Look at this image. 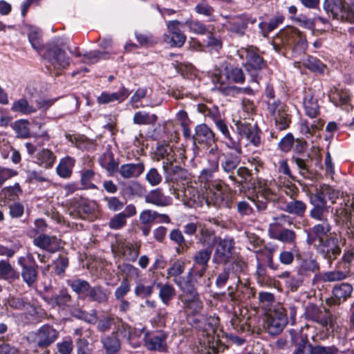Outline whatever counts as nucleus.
Instances as JSON below:
<instances>
[{
  "instance_id": "nucleus-1",
  "label": "nucleus",
  "mask_w": 354,
  "mask_h": 354,
  "mask_svg": "<svg viewBox=\"0 0 354 354\" xmlns=\"http://www.w3.org/2000/svg\"><path fill=\"white\" fill-rule=\"evenodd\" d=\"M216 129L221 133L224 138L225 147L234 151L238 155L243 153L241 140L245 138L249 144L255 147H259L261 145V131L257 125H252L245 120H234L237 133V139H234L228 129V126L225 120L221 118L214 123Z\"/></svg>"
},
{
  "instance_id": "nucleus-2",
  "label": "nucleus",
  "mask_w": 354,
  "mask_h": 354,
  "mask_svg": "<svg viewBox=\"0 0 354 354\" xmlns=\"http://www.w3.org/2000/svg\"><path fill=\"white\" fill-rule=\"evenodd\" d=\"M216 171L205 168L198 176L199 181L204 184L205 199L208 206L216 208L232 209L234 207L232 196L221 180L214 179Z\"/></svg>"
},
{
  "instance_id": "nucleus-3",
  "label": "nucleus",
  "mask_w": 354,
  "mask_h": 354,
  "mask_svg": "<svg viewBox=\"0 0 354 354\" xmlns=\"http://www.w3.org/2000/svg\"><path fill=\"white\" fill-rule=\"evenodd\" d=\"M274 49L284 56L297 57L308 48L306 35L298 28L287 27L281 30L273 41Z\"/></svg>"
},
{
  "instance_id": "nucleus-4",
  "label": "nucleus",
  "mask_w": 354,
  "mask_h": 354,
  "mask_svg": "<svg viewBox=\"0 0 354 354\" xmlns=\"http://www.w3.org/2000/svg\"><path fill=\"white\" fill-rule=\"evenodd\" d=\"M44 57L57 73H61L66 69L71 62V57L65 51L63 43L55 40L46 46Z\"/></svg>"
},
{
  "instance_id": "nucleus-5",
  "label": "nucleus",
  "mask_w": 354,
  "mask_h": 354,
  "mask_svg": "<svg viewBox=\"0 0 354 354\" xmlns=\"http://www.w3.org/2000/svg\"><path fill=\"white\" fill-rule=\"evenodd\" d=\"M239 57L245 60L244 66L250 75L251 82L258 83L260 79L259 73L266 66V62L259 55V50L253 46L241 48L237 51Z\"/></svg>"
},
{
  "instance_id": "nucleus-6",
  "label": "nucleus",
  "mask_w": 354,
  "mask_h": 354,
  "mask_svg": "<svg viewBox=\"0 0 354 354\" xmlns=\"http://www.w3.org/2000/svg\"><path fill=\"white\" fill-rule=\"evenodd\" d=\"M247 264L241 259H236L232 263L224 264L223 270L217 275L216 286L219 288H223L230 279L239 283V274L245 272Z\"/></svg>"
},
{
  "instance_id": "nucleus-7",
  "label": "nucleus",
  "mask_w": 354,
  "mask_h": 354,
  "mask_svg": "<svg viewBox=\"0 0 354 354\" xmlns=\"http://www.w3.org/2000/svg\"><path fill=\"white\" fill-rule=\"evenodd\" d=\"M304 315L306 319L322 326L328 333L334 330L335 317L330 312L322 310L313 304H308L305 308Z\"/></svg>"
},
{
  "instance_id": "nucleus-8",
  "label": "nucleus",
  "mask_w": 354,
  "mask_h": 354,
  "mask_svg": "<svg viewBox=\"0 0 354 354\" xmlns=\"http://www.w3.org/2000/svg\"><path fill=\"white\" fill-rule=\"evenodd\" d=\"M288 324V317L282 307L275 308L266 315L263 327L272 336L280 334Z\"/></svg>"
},
{
  "instance_id": "nucleus-9",
  "label": "nucleus",
  "mask_w": 354,
  "mask_h": 354,
  "mask_svg": "<svg viewBox=\"0 0 354 354\" xmlns=\"http://www.w3.org/2000/svg\"><path fill=\"white\" fill-rule=\"evenodd\" d=\"M315 250L324 259L327 261L330 266L342 252L339 240L335 235L319 240L317 245H315Z\"/></svg>"
},
{
  "instance_id": "nucleus-10",
  "label": "nucleus",
  "mask_w": 354,
  "mask_h": 354,
  "mask_svg": "<svg viewBox=\"0 0 354 354\" xmlns=\"http://www.w3.org/2000/svg\"><path fill=\"white\" fill-rule=\"evenodd\" d=\"M245 80L244 73L241 68L226 66L223 70L215 74L212 79L215 87L220 91L222 86H231L232 83L241 84Z\"/></svg>"
},
{
  "instance_id": "nucleus-11",
  "label": "nucleus",
  "mask_w": 354,
  "mask_h": 354,
  "mask_svg": "<svg viewBox=\"0 0 354 354\" xmlns=\"http://www.w3.org/2000/svg\"><path fill=\"white\" fill-rule=\"evenodd\" d=\"M17 263L21 267V276L23 281L28 288L35 286L37 277V265L32 254L28 253L26 256L19 257Z\"/></svg>"
},
{
  "instance_id": "nucleus-12",
  "label": "nucleus",
  "mask_w": 354,
  "mask_h": 354,
  "mask_svg": "<svg viewBox=\"0 0 354 354\" xmlns=\"http://www.w3.org/2000/svg\"><path fill=\"white\" fill-rule=\"evenodd\" d=\"M268 111L274 121V127L277 130L283 131L290 127L292 115L284 103L268 102Z\"/></svg>"
},
{
  "instance_id": "nucleus-13",
  "label": "nucleus",
  "mask_w": 354,
  "mask_h": 354,
  "mask_svg": "<svg viewBox=\"0 0 354 354\" xmlns=\"http://www.w3.org/2000/svg\"><path fill=\"white\" fill-rule=\"evenodd\" d=\"M168 333L164 330L147 331L144 335V346L150 351L165 353L168 350Z\"/></svg>"
},
{
  "instance_id": "nucleus-14",
  "label": "nucleus",
  "mask_w": 354,
  "mask_h": 354,
  "mask_svg": "<svg viewBox=\"0 0 354 354\" xmlns=\"http://www.w3.org/2000/svg\"><path fill=\"white\" fill-rule=\"evenodd\" d=\"M32 342L40 348H46L59 337V333L53 326L44 324L32 335Z\"/></svg>"
},
{
  "instance_id": "nucleus-15",
  "label": "nucleus",
  "mask_w": 354,
  "mask_h": 354,
  "mask_svg": "<svg viewBox=\"0 0 354 354\" xmlns=\"http://www.w3.org/2000/svg\"><path fill=\"white\" fill-rule=\"evenodd\" d=\"M182 26H184L183 23L178 20L167 24L168 33L165 35V41L172 47H181L186 41V36L180 30Z\"/></svg>"
},
{
  "instance_id": "nucleus-16",
  "label": "nucleus",
  "mask_w": 354,
  "mask_h": 354,
  "mask_svg": "<svg viewBox=\"0 0 354 354\" xmlns=\"http://www.w3.org/2000/svg\"><path fill=\"white\" fill-rule=\"evenodd\" d=\"M350 268L343 266V270H335L333 271L320 272L314 274L312 283L314 286H319L320 284L329 282L342 281L348 277Z\"/></svg>"
},
{
  "instance_id": "nucleus-17",
  "label": "nucleus",
  "mask_w": 354,
  "mask_h": 354,
  "mask_svg": "<svg viewBox=\"0 0 354 354\" xmlns=\"http://www.w3.org/2000/svg\"><path fill=\"white\" fill-rule=\"evenodd\" d=\"M298 274L303 277H310L312 274L318 273L320 265L315 257L311 254H303L297 257Z\"/></svg>"
},
{
  "instance_id": "nucleus-18",
  "label": "nucleus",
  "mask_w": 354,
  "mask_h": 354,
  "mask_svg": "<svg viewBox=\"0 0 354 354\" xmlns=\"http://www.w3.org/2000/svg\"><path fill=\"white\" fill-rule=\"evenodd\" d=\"M234 242L231 238L220 239L214 254V261L216 263H230L232 256Z\"/></svg>"
},
{
  "instance_id": "nucleus-19",
  "label": "nucleus",
  "mask_w": 354,
  "mask_h": 354,
  "mask_svg": "<svg viewBox=\"0 0 354 354\" xmlns=\"http://www.w3.org/2000/svg\"><path fill=\"white\" fill-rule=\"evenodd\" d=\"M240 157L232 153H225L221 157L220 165L223 171L228 175V179L235 184L237 182V178L235 171L240 163Z\"/></svg>"
},
{
  "instance_id": "nucleus-20",
  "label": "nucleus",
  "mask_w": 354,
  "mask_h": 354,
  "mask_svg": "<svg viewBox=\"0 0 354 354\" xmlns=\"http://www.w3.org/2000/svg\"><path fill=\"white\" fill-rule=\"evenodd\" d=\"M195 133L193 135L194 143L203 144L205 146H212L216 142L214 132L205 123L195 127Z\"/></svg>"
},
{
  "instance_id": "nucleus-21",
  "label": "nucleus",
  "mask_w": 354,
  "mask_h": 354,
  "mask_svg": "<svg viewBox=\"0 0 354 354\" xmlns=\"http://www.w3.org/2000/svg\"><path fill=\"white\" fill-rule=\"evenodd\" d=\"M35 245L50 253H55L60 248L59 239L55 236L41 234L33 240Z\"/></svg>"
},
{
  "instance_id": "nucleus-22",
  "label": "nucleus",
  "mask_w": 354,
  "mask_h": 354,
  "mask_svg": "<svg viewBox=\"0 0 354 354\" xmlns=\"http://www.w3.org/2000/svg\"><path fill=\"white\" fill-rule=\"evenodd\" d=\"M145 166L142 161L135 163H126L120 166L118 173L124 179L137 178L145 171Z\"/></svg>"
},
{
  "instance_id": "nucleus-23",
  "label": "nucleus",
  "mask_w": 354,
  "mask_h": 354,
  "mask_svg": "<svg viewBox=\"0 0 354 354\" xmlns=\"http://www.w3.org/2000/svg\"><path fill=\"white\" fill-rule=\"evenodd\" d=\"M95 208L96 204L94 201L84 198H80L73 203V213L81 218H85L92 214Z\"/></svg>"
},
{
  "instance_id": "nucleus-24",
  "label": "nucleus",
  "mask_w": 354,
  "mask_h": 354,
  "mask_svg": "<svg viewBox=\"0 0 354 354\" xmlns=\"http://www.w3.org/2000/svg\"><path fill=\"white\" fill-rule=\"evenodd\" d=\"M310 195L326 204L328 201L334 204L339 198V192L328 185L323 184L316 187L315 193Z\"/></svg>"
},
{
  "instance_id": "nucleus-25",
  "label": "nucleus",
  "mask_w": 354,
  "mask_h": 354,
  "mask_svg": "<svg viewBox=\"0 0 354 354\" xmlns=\"http://www.w3.org/2000/svg\"><path fill=\"white\" fill-rule=\"evenodd\" d=\"M177 198L181 199L184 205L188 207H196L200 204V195L198 190L187 186L180 193L177 194Z\"/></svg>"
},
{
  "instance_id": "nucleus-26",
  "label": "nucleus",
  "mask_w": 354,
  "mask_h": 354,
  "mask_svg": "<svg viewBox=\"0 0 354 354\" xmlns=\"http://www.w3.org/2000/svg\"><path fill=\"white\" fill-rule=\"evenodd\" d=\"M129 95L130 92L129 90L124 86H122L117 92H102L97 97V102L99 104H108L113 102L121 103L124 102Z\"/></svg>"
},
{
  "instance_id": "nucleus-27",
  "label": "nucleus",
  "mask_w": 354,
  "mask_h": 354,
  "mask_svg": "<svg viewBox=\"0 0 354 354\" xmlns=\"http://www.w3.org/2000/svg\"><path fill=\"white\" fill-rule=\"evenodd\" d=\"M34 162L46 169H51L56 161V156L48 149L38 151L34 156Z\"/></svg>"
},
{
  "instance_id": "nucleus-28",
  "label": "nucleus",
  "mask_w": 354,
  "mask_h": 354,
  "mask_svg": "<svg viewBox=\"0 0 354 354\" xmlns=\"http://www.w3.org/2000/svg\"><path fill=\"white\" fill-rule=\"evenodd\" d=\"M282 209L290 214L302 218L306 212L307 205L304 201L295 198L285 202Z\"/></svg>"
},
{
  "instance_id": "nucleus-29",
  "label": "nucleus",
  "mask_w": 354,
  "mask_h": 354,
  "mask_svg": "<svg viewBox=\"0 0 354 354\" xmlns=\"http://www.w3.org/2000/svg\"><path fill=\"white\" fill-rule=\"evenodd\" d=\"M309 201L312 205L309 212L310 217L317 221H323L324 215L328 212L330 206L310 195L309 196Z\"/></svg>"
},
{
  "instance_id": "nucleus-30",
  "label": "nucleus",
  "mask_w": 354,
  "mask_h": 354,
  "mask_svg": "<svg viewBox=\"0 0 354 354\" xmlns=\"http://www.w3.org/2000/svg\"><path fill=\"white\" fill-rule=\"evenodd\" d=\"M314 119L312 123L308 122L306 120H301L300 122L299 131L307 138L313 136L317 131L322 129L324 125V120L317 118Z\"/></svg>"
},
{
  "instance_id": "nucleus-31",
  "label": "nucleus",
  "mask_w": 354,
  "mask_h": 354,
  "mask_svg": "<svg viewBox=\"0 0 354 354\" xmlns=\"http://www.w3.org/2000/svg\"><path fill=\"white\" fill-rule=\"evenodd\" d=\"M305 113L310 118H316L319 115V106L317 99L311 92H306L304 97Z\"/></svg>"
},
{
  "instance_id": "nucleus-32",
  "label": "nucleus",
  "mask_w": 354,
  "mask_h": 354,
  "mask_svg": "<svg viewBox=\"0 0 354 354\" xmlns=\"http://www.w3.org/2000/svg\"><path fill=\"white\" fill-rule=\"evenodd\" d=\"M185 310L193 315L199 314L203 308V303L199 294L196 295L186 296L182 299Z\"/></svg>"
},
{
  "instance_id": "nucleus-33",
  "label": "nucleus",
  "mask_w": 354,
  "mask_h": 354,
  "mask_svg": "<svg viewBox=\"0 0 354 354\" xmlns=\"http://www.w3.org/2000/svg\"><path fill=\"white\" fill-rule=\"evenodd\" d=\"M256 252L257 263H261L273 270L279 269V264L273 261V251L270 249H259Z\"/></svg>"
},
{
  "instance_id": "nucleus-34",
  "label": "nucleus",
  "mask_w": 354,
  "mask_h": 354,
  "mask_svg": "<svg viewBox=\"0 0 354 354\" xmlns=\"http://www.w3.org/2000/svg\"><path fill=\"white\" fill-rule=\"evenodd\" d=\"M157 288H159L158 297L162 303L165 306H169L174 299L176 292L173 285L165 283H157Z\"/></svg>"
},
{
  "instance_id": "nucleus-35",
  "label": "nucleus",
  "mask_w": 354,
  "mask_h": 354,
  "mask_svg": "<svg viewBox=\"0 0 354 354\" xmlns=\"http://www.w3.org/2000/svg\"><path fill=\"white\" fill-rule=\"evenodd\" d=\"M291 341L295 344V348L292 354H307L306 346H308L309 341L306 335L298 333L294 330H290Z\"/></svg>"
},
{
  "instance_id": "nucleus-36",
  "label": "nucleus",
  "mask_w": 354,
  "mask_h": 354,
  "mask_svg": "<svg viewBox=\"0 0 354 354\" xmlns=\"http://www.w3.org/2000/svg\"><path fill=\"white\" fill-rule=\"evenodd\" d=\"M66 284L71 287L73 291L75 292L80 297L84 299L88 291H89V288L91 286L90 283L87 281L80 278L68 279L66 281Z\"/></svg>"
},
{
  "instance_id": "nucleus-37",
  "label": "nucleus",
  "mask_w": 354,
  "mask_h": 354,
  "mask_svg": "<svg viewBox=\"0 0 354 354\" xmlns=\"http://www.w3.org/2000/svg\"><path fill=\"white\" fill-rule=\"evenodd\" d=\"M175 284L184 294V297L186 296L189 297L198 294L196 289V285L198 284L187 275L181 279V280L176 279Z\"/></svg>"
},
{
  "instance_id": "nucleus-38",
  "label": "nucleus",
  "mask_w": 354,
  "mask_h": 354,
  "mask_svg": "<svg viewBox=\"0 0 354 354\" xmlns=\"http://www.w3.org/2000/svg\"><path fill=\"white\" fill-rule=\"evenodd\" d=\"M75 163V160L72 157L66 156L62 158L56 167L57 175L64 178L71 177Z\"/></svg>"
},
{
  "instance_id": "nucleus-39",
  "label": "nucleus",
  "mask_w": 354,
  "mask_h": 354,
  "mask_svg": "<svg viewBox=\"0 0 354 354\" xmlns=\"http://www.w3.org/2000/svg\"><path fill=\"white\" fill-rule=\"evenodd\" d=\"M0 278L9 282H13L19 279V272L14 269L8 260H1Z\"/></svg>"
},
{
  "instance_id": "nucleus-40",
  "label": "nucleus",
  "mask_w": 354,
  "mask_h": 354,
  "mask_svg": "<svg viewBox=\"0 0 354 354\" xmlns=\"http://www.w3.org/2000/svg\"><path fill=\"white\" fill-rule=\"evenodd\" d=\"M101 342L108 354H114L120 348V341L115 333L102 336L101 337Z\"/></svg>"
},
{
  "instance_id": "nucleus-41",
  "label": "nucleus",
  "mask_w": 354,
  "mask_h": 354,
  "mask_svg": "<svg viewBox=\"0 0 354 354\" xmlns=\"http://www.w3.org/2000/svg\"><path fill=\"white\" fill-rule=\"evenodd\" d=\"M146 201L158 206H167L170 204L171 199L162 193V189L157 188L151 190L146 196Z\"/></svg>"
},
{
  "instance_id": "nucleus-42",
  "label": "nucleus",
  "mask_w": 354,
  "mask_h": 354,
  "mask_svg": "<svg viewBox=\"0 0 354 354\" xmlns=\"http://www.w3.org/2000/svg\"><path fill=\"white\" fill-rule=\"evenodd\" d=\"M100 165L104 168L110 176H113L115 172H118L120 169L118 162L114 158L112 152L104 153L100 159Z\"/></svg>"
},
{
  "instance_id": "nucleus-43",
  "label": "nucleus",
  "mask_w": 354,
  "mask_h": 354,
  "mask_svg": "<svg viewBox=\"0 0 354 354\" xmlns=\"http://www.w3.org/2000/svg\"><path fill=\"white\" fill-rule=\"evenodd\" d=\"M121 252L125 260L134 262L140 254V245L135 243H126L121 245Z\"/></svg>"
},
{
  "instance_id": "nucleus-44",
  "label": "nucleus",
  "mask_w": 354,
  "mask_h": 354,
  "mask_svg": "<svg viewBox=\"0 0 354 354\" xmlns=\"http://www.w3.org/2000/svg\"><path fill=\"white\" fill-rule=\"evenodd\" d=\"M183 25L187 26L191 32L196 35H207L210 33L213 30V27L210 25H205V24L194 19L186 20Z\"/></svg>"
},
{
  "instance_id": "nucleus-45",
  "label": "nucleus",
  "mask_w": 354,
  "mask_h": 354,
  "mask_svg": "<svg viewBox=\"0 0 354 354\" xmlns=\"http://www.w3.org/2000/svg\"><path fill=\"white\" fill-rule=\"evenodd\" d=\"M109 296L104 288L96 286L89 288L85 299H88L90 301H95L97 303H103L108 300Z\"/></svg>"
},
{
  "instance_id": "nucleus-46",
  "label": "nucleus",
  "mask_w": 354,
  "mask_h": 354,
  "mask_svg": "<svg viewBox=\"0 0 354 354\" xmlns=\"http://www.w3.org/2000/svg\"><path fill=\"white\" fill-rule=\"evenodd\" d=\"M303 64L308 70L319 74L324 73L326 68V66L321 60L312 55H307L303 60Z\"/></svg>"
},
{
  "instance_id": "nucleus-47",
  "label": "nucleus",
  "mask_w": 354,
  "mask_h": 354,
  "mask_svg": "<svg viewBox=\"0 0 354 354\" xmlns=\"http://www.w3.org/2000/svg\"><path fill=\"white\" fill-rule=\"evenodd\" d=\"M157 283L154 280L151 284H145L142 281H138L134 288V293L136 297L140 298H149L154 292V287H157Z\"/></svg>"
},
{
  "instance_id": "nucleus-48",
  "label": "nucleus",
  "mask_w": 354,
  "mask_h": 354,
  "mask_svg": "<svg viewBox=\"0 0 354 354\" xmlns=\"http://www.w3.org/2000/svg\"><path fill=\"white\" fill-rule=\"evenodd\" d=\"M185 263L180 260L175 261L167 270V279L173 278V282L175 280H181L184 277L181 274L185 272Z\"/></svg>"
},
{
  "instance_id": "nucleus-49",
  "label": "nucleus",
  "mask_w": 354,
  "mask_h": 354,
  "mask_svg": "<svg viewBox=\"0 0 354 354\" xmlns=\"http://www.w3.org/2000/svg\"><path fill=\"white\" fill-rule=\"evenodd\" d=\"M11 111L23 115H28L36 111L35 108L30 105L25 98H20L15 101L11 106Z\"/></svg>"
},
{
  "instance_id": "nucleus-50",
  "label": "nucleus",
  "mask_w": 354,
  "mask_h": 354,
  "mask_svg": "<svg viewBox=\"0 0 354 354\" xmlns=\"http://www.w3.org/2000/svg\"><path fill=\"white\" fill-rule=\"evenodd\" d=\"M216 237L213 231L207 228H203L200 231L198 242L205 247V248H210L212 250L213 246L216 243Z\"/></svg>"
},
{
  "instance_id": "nucleus-51",
  "label": "nucleus",
  "mask_w": 354,
  "mask_h": 354,
  "mask_svg": "<svg viewBox=\"0 0 354 354\" xmlns=\"http://www.w3.org/2000/svg\"><path fill=\"white\" fill-rule=\"evenodd\" d=\"M212 250L209 248H204L196 252L193 259L194 266H201L203 268H208V263L211 258Z\"/></svg>"
},
{
  "instance_id": "nucleus-52",
  "label": "nucleus",
  "mask_w": 354,
  "mask_h": 354,
  "mask_svg": "<svg viewBox=\"0 0 354 354\" xmlns=\"http://www.w3.org/2000/svg\"><path fill=\"white\" fill-rule=\"evenodd\" d=\"M321 221L322 223H317L312 227V232H313L317 236L319 237V240L332 236L330 234L332 226L328 220L323 218V221Z\"/></svg>"
},
{
  "instance_id": "nucleus-53",
  "label": "nucleus",
  "mask_w": 354,
  "mask_h": 354,
  "mask_svg": "<svg viewBox=\"0 0 354 354\" xmlns=\"http://www.w3.org/2000/svg\"><path fill=\"white\" fill-rule=\"evenodd\" d=\"M292 160L297 165L299 172L301 176L304 178H310L311 172L310 171V160L309 155L307 156L306 158H301L297 156H293Z\"/></svg>"
},
{
  "instance_id": "nucleus-54",
  "label": "nucleus",
  "mask_w": 354,
  "mask_h": 354,
  "mask_svg": "<svg viewBox=\"0 0 354 354\" xmlns=\"http://www.w3.org/2000/svg\"><path fill=\"white\" fill-rule=\"evenodd\" d=\"M163 170L166 180L171 183L176 182V174L183 171V169L180 166L174 165L172 162H168L165 160L163 161Z\"/></svg>"
},
{
  "instance_id": "nucleus-55",
  "label": "nucleus",
  "mask_w": 354,
  "mask_h": 354,
  "mask_svg": "<svg viewBox=\"0 0 354 354\" xmlns=\"http://www.w3.org/2000/svg\"><path fill=\"white\" fill-rule=\"evenodd\" d=\"M353 290V286L351 284L342 283L333 288V294L339 301H344L351 296Z\"/></svg>"
},
{
  "instance_id": "nucleus-56",
  "label": "nucleus",
  "mask_w": 354,
  "mask_h": 354,
  "mask_svg": "<svg viewBox=\"0 0 354 354\" xmlns=\"http://www.w3.org/2000/svg\"><path fill=\"white\" fill-rule=\"evenodd\" d=\"M28 37L32 47L38 53L41 52L44 48V44L40 30L36 28H30Z\"/></svg>"
},
{
  "instance_id": "nucleus-57",
  "label": "nucleus",
  "mask_w": 354,
  "mask_h": 354,
  "mask_svg": "<svg viewBox=\"0 0 354 354\" xmlns=\"http://www.w3.org/2000/svg\"><path fill=\"white\" fill-rule=\"evenodd\" d=\"M51 301L58 307L64 308L69 306L71 301V296L66 288H62L59 292L51 297Z\"/></svg>"
},
{
  "instance_id": "nucleus-58",
  "label": "nucleus",
  "mask_w": 354,
  "mask_h": 354,
  "mask_svg": "<svg viewBox=\"0 0 354 354\" xmlns=\"http://www.w3.org/2000/svg\"><path fill=\"white\" fill-rule=\"evenodd\" d=\"M95 177V172L92 169H86L81 173V189H97L98 187L91 181Z\"/></svg>"
},
{
  "instance_id": "nucleus-59",
  "label": "nucleus",
  "mask_w": 354,
  "mask_h": 354,
  "mask_svg": "<svg viewBox=\"0 0 354 354\" xmlns=\"http://www.w3.org/2000/svg\"><path fill=\"white\" fill-rule=\"evenodd\" d=\"M158 117L155 114H150L144 111L136 112L133 116V122L137 124H153Z\"/></svg>"
},
{
  "instance_id": "nucleus-60",
  "label": "nucleus",
  "mask_w": 354,
  "mask_h": 354,
  "mask_svg": "<svg viewBox=\"0 0 354 354\" xmlns=\"http://www.w3.org/2000/svg\"><path fill=\"white\" fill-rule=\"evenodd\" d=\"M248 27V22L243 19L230 21L227 25V29L236 35H243Z\"/></svg>"
},
{
  "instance_id": "nucleus-61",
  "label": "nucleus",
  "mask_w": 354,
  "mask_h": 354,
  "mask_svg": "<svg viewBox=\"0 0 354 354\" xmlns=\"http://www.w3.org/2000/svg\"><path fill=\"white\" fill-rule=\"evenodd\" d=\"M220 92L224 95H235L238 94L253 95V90L250 87L241 88L236 86H221Z\"/></svg>"
},
{
  "instance_id": "nucleus-62",
  "label": "nucleus",
  "mask_w": 354,
  "mask_h": 354,
  "mask_svg": "<svg viewBox=\"0 0 354 354\" xmlns=\"http://www.w3.org/2000/svg\"><path fill=\"white\" fill-rule=\"evenodd\" d=\"M333 100L337 106L346 105L351 100L350 92L346 89H337L333 94Z\"/></svg>"
},
{
  "instance_id": "nucleus-63",
  "label": "nucleus",
  "mask_w": 354,
  "mask_h": 354,
  "mask_svg": "<svg viewBox=\"0 0 354 354\" xmlns=\"http://www.w3.org/2000/svg\"><path fill=\"white\" fill-rule=\"evenodd\" d=\"M170 239L178 245L176 248V252L178 254H180L183 250L187 249L185 246V240L181 232L178 229H174L171 231L169 234Z\"/></svg>"
},
{
  "instance_id": "nucleus-64",
  "label": "nucleus",
  "mask_w": 354,
  "mask_h": 354,
  "mask_svg": "<svg viewBox=\"0 0 354 354\" xmlns=\"http://www.w3.org/2000/svg\"><path fill=\"white\" fill-rule=\"evenodd\" d=\"M59 354H71L74 349L73 341L71 337H66L56 344Z\"/></svg>"
}]
</instances>
